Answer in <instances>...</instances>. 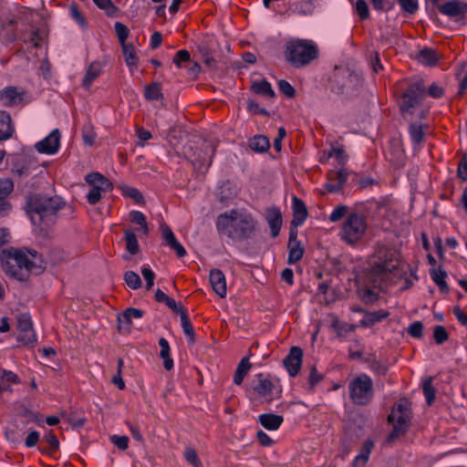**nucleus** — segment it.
I'll return each instance as SVG.
<instances>
[{"instance_id":"1","label":"nucleus","mask_w":467,"mask_h":467,"mask_svg":"<svg viewBox=\"0 0 467 467\" xmlns=\"http://www.w3.org/2000/svg\"><path fill=\"white\" fill-rule=\"evenodd\" d=\"M1 262L5 273L18 281H26L30 274L38 275L45 269L44 263L36 251L26 254L18 250H5Z\"/></svg>"},{"instance_id":"2","label":"nucleus","mask_w":467,"mask_h":467,"mask_svg":"<svg viewBox=\"0 0 467 467\" xmlns=\"http://www.w3.org/2000/svg\"><path fill=\"white\" fill-rule=\"evenodd\" d=\"M216 226L218 231L224 233L233 240L243 241L253 237L256 223L251 214L233 210L229 213L220 214Z\"/></svg>"},{"instance_id":"3","label":"nucleus","mask_w":467,"mask_h":467,"mask_svg":"<svg viewBox=\"0 0 467 467\" xmlns=\"http://www.w3.org/2000/svg\"><path fill=\"white\" fill-rule=\"evenodd\" d=\"M64 207L65 202L59 196L33 194L26 201V212L36 225L53 223L57 213Z\"/></svg>"},{"instance_id":"4","label":"nucleus","mask_w":467,"mask_h":467,"mask_svg":"<svg viewBox=\"0 0 467 467\" xmlns=\"http://www.w3.org/2000/svg\"><path fill=\"white\" fill-rule=\"evenodd\" d=\"M285 58L294 67H303L315 60L318 54L317 47L309 40L293 39L285 44Z\"/></svg>"},{"instance_id":"5","label":"nucleus","mask_w":467,"mask_h":467,"mask_svg":"<svg viewBox=\"0 0 467 467\" xmlns=\"http://www.w3.org/2000/svg\"><path fill=\"white\" fill-rule=\"evenodd\" d=\"M378 262L371 268L370 275L374 282L385 281L402 266L400 253L395 249L379 247L376 253Z\"/></svg>"},{"instance_id":"6","label":"nucleus","mask_w":467,"mask_h":467,"mask_svg":"<svg viewBox=\"0 0 467 467\" xmlns=\"http://www.w3.org/2000/svg\"><path fill=\"white\" fill-rule=\"evenodd\" d=\"M388 420L393 425V430L387 438V441L391 442L408 430L410 421V402L409 400H400L394 405L391 413L388 417Z\"/></svg>"},{"instance_id":"7","label":"nucleus","mask_w":467,"mask_h":467,"mask_svg":"<svg viewBox=\"0 0 467 467\" xmlns=\"http://www.w3.org/2000/svg\"><path fill=\"white\" fill-rule=\"evenodd\" d=\"M367 227L366 217L363 214L350 213L342 226L341 236L347 243L353 244L363 237Z\"/></svg>"},{"instance_id":"8","label":"nucleus","mask_w":467,"mask_h":467,"mask_svg":"<svg viewBox=\"0 0 467 467\" xmlns=\"http://www.w3.org/2000/svg\"><path fill=\"white\" fill-rule=\"evenodd\" d=\"M352 401L358 405H367L373 397V382L366 374L358 376L349 383Z\"/></svg>"},{"instance_id":"9","label":"nucleus","mask_w":467,"mask_h":467,"mask_svg":"<svg viewBox=\"0 0 467 467\" xmlns=\"http://www.w3.org/2000/svg\"><path fill=\"white\" fill-rule=\"evenodd\" d=\"M334 89L338 94L350 95L354 90H357L362 84V79L359 75L344 69L337 72L334 77Z\"/></svg>"},{"instance_id":"10","label":"nucleus","mask_w":467,"mask_h":467,"mask_svg":"<svg viewBox=\"0 0 467 467\" xmlns=\"http://www.w3.org/2000/svg\"><path fill=\"white\" fill-rule=\"evenodd\" d=\"M197 47L203 57L204 64L210 68H214L219 49L218 40L213 36L207 35L199 40Z\"/></svg>"},{"instance_id":"11","label":"nucleus","mask_w":467,"mask_h":467,"mask_svg":"<svg viewBox=\"0 0 467 467\" xmlns=\"http://www.w3.org/2000/svg\"><path fill=\"white\" fill-rule=\"evenodd\" d=\"M424 91L425 88L421 80L411 83L408 89L402 94V103L400 105L401 111L403 113H411L410 109L420 104L424 95Z\"/></svg>"},{"instance_id":"12","label":"nucleus","mask_w":467,"mask_h":467,"mask_svg":"<svg viewBox=\"0 0 467 467\" xmlns=\"http://www.w3.org/2000/svg\"><path fill=\"white\" fill-rule=\"evenodd\" d=\"M214 149L213 146L205 141L202 142L200 148L193 150L192 145L185 146L184 154L193 164H198L200 167L211 164V158L213 154Z\"/></svg>"},{"instance_id":"13","label":"nucleus","mask_w":467,"mask_h":467,"mask_svg":"<svg viewBox=\"0 0 467 467\" xmlns=\"http://www.w3.org/2000/svg\"><path fill=\"white\" fill-rule=\"evenodd\" d=\"M439 11L454 20H462L467 15V3L460 0H451L438 5Z\"/></svg>"},{"instance_id":"14","label":"nucleus","mask_w":467,"mask_h":467,"mask_svg":"<svg viewBox=\"0 0 467 467\" xmlns=\"http://www.w3.org/2000/svg\"><path fill=\"white\" fill-rule=\"evenodd\" d=\"M17 329L19 341L24 344H30L36 341V335L33 330L31 317L28 314H20L17 317Z\"/></svg>"},{"instance_id":"15","label":"nucleus","mask_w":467,"mask_h":467,"mask_svg":"<svg viewBox=\"0 0 467 467\" xmlns=\"http://www.w3.org/2000/svg\"><path fill=\"white\" fill-rule=\"evenodd\" d=\"M26 92L16 87H7L0 91V99L5 106L15 107L24 104Z\"/></svg>"},{"instance_id":"16","label":"nucleus","mask_w":467,"mask_h":467,"mask_svg":"<svg viewBox=\"0 0 467 467\" xmlns=\"http://www.w3.org/2000/svg\"><path fill=\"white\" fill-rule=\"evenodd\" d=\"M302 358V348L299 347H292L288 356L284 359L283 363L291 377H295L300 370Z\"/></svg>"},{"instance_id":"17","label":"nucleus","mask_w":467,"mask_h":467,"mask_svg":"<svg viewBox=\"0 0 467 467\" xmlns=\"http://www.w3.org/2000/svg\"><path fill=\"white\" fill-rule=\"evenodd\" d=\"M60 133L54 130L47 138L36 144V149L40 153L54 154L58 150Z\"/></svg>"},{"instance_id":"18","label":"nucleus","mask_w":467,"mask_h":467,"mask_svg":"<svg viewBox=\"0 0 467 467\" xmlns=\"http://www.w3.org/2000/svg\"><path fill=\"white\" fill-rule=\"evenodd\" d=\"M161 232L163 239L171 249L174 250L178 257H183L186 254L184 247L177 241L171 229L166 224H161Z\"/></svg>"},{"instance_id":"19","label":"nucleus","mask_w":467,"mask_h":467,"mask_svg":"<svg viewBox=\"0 0 467 467\" xmlns=\"http://www.w3.org/2000/svg\"><path fill=\"white\" fill-rule=\"evenodd\" d=\"M161 232L163 239L171 249L174 250L178 257H183L186 254L184 247L177 241L171 229L166 224H161Z\"/></svg>"},{"instance_id":"20","label":"nucleus","mask_w":467,"mask_h":467,"mask_svg":"<svg viewBox=\"0 0 467 467\" xmlns=\"http://www.w3.org/2000/svg\"><path fill=\"white\" fill-rule=\"evenodd\" d=\"M161 232L163 239L171 249L174 250L178 257H183L186 254L184 247L177 241L171 229L166 224H161Z\"/></svg>"},{"instance_id":"21","label":"nucleus","mask_w":467,"mask_h":467,"mask_svg":"<svg viewBox=\"0 0 467 467\" xmlns=\"http://www.w3.org/2000/svg\"><path fill=\"white\" fill-rule=\"evenodd\" d=\"M210 283L213 290L221 297L226 296V280L223 273L219 269H213L210 272Z\"/></svg>"},{"instance_id":"22","label":"nucleus","mask_w":467,"mask_h":467,"mask_svg":"<svg viewBox=\"0 0 467 467\" xmlns=\"http://www.w3.org/2000/svg\"><path fill=\"white\" fill-rule=\"evenodd\" d=\"M266 221L271 229V235L276 237L282 226V213L278 208L270 207L265 213Z\"/></svg>"},{"instance_id":"23","label":"nucleus","mask_w":467,"mask_h":467,"mask_svg":"<svg viewBox=\"0 0 467 467\" xmlns=\"http://www.w3.org/2000/svg\"><path fill=\"white\" fill-rule=\"evenodd\" d=\"M307 217V209L304 202L297 198H293V219L291 222L292 226L295 228L303 224Z\"/></svg>"},{"instance_id":"24","label":"nucleus","mask_w":467,"mask_h":467,"mask_svg":"<svg viewBox=\"0 0 467 467\" xmlns=\"http://www.w3.org/2000/svg\"><path fill=\"white\" fill-rule=\"evenodd\" d=\"M258 383L253 387L254 391L262 398H265V400L269 402L272 399L269 398L274 391V384L271 380L263 377L262 374H258Z\"/></svg>"},{"instance_id":"25","label":"nucleus","mask_w":467,"mask_h":467,"mask_svg":"<svg viewBox=\"0 0 467 467\" xmlns=\"http://www.w3.org/2000/svg\"><path fill=\"white\" fill-rule=\"evenodd\" d=\"M86 182L93 187L100 188L103 192L112 190V182L99 172H91L86 176Z\"/></svg>"},{"instance_id":"26","label":"nucleus","mask_w":467,"mask_h":467,"mask_svg":"<svg viewBox=\"0 0 467 467\" xmlns=\"http://www.w3.org/2000/svg\"><path fill=\"white\" fill-rule=\"evenodd\" d=\"M103 65L99 61L92 62L83 78L82 86L85 89H88L92 82L101 74Z\"/></svg>"},{"instance_id":"27","label":"nucleus","mask_w":467,"mask_h":467,"mask_svg":"<svg viewBox=\"0 0 467 467\" xmlns=\"http://www.w3.org/2000/svg\"><path fill=\"white\" fill-rule=\"evenodd\" d=\"M284 419L280 415L266 413L259 416V421L264 428L269 431H276L282 424Z\"/></svg>"},{"instance_id":"28","label":"nucleus","mask_w":467,"mask_h":467,"mask_svg":"<svg viewBox=\"0 0 467 467\" xmlns=\"http://www.w3.org/2000/svg\"><path fill=\"white\" fill-rule=\"evenodd\" d=\"M252 368V363L248 357H244L239 362L234 376V382L235 385H241L244 381V377L248 374Z\"/></svg>"},{"instance_id":"29","label":"nucleus","mask_w":467,"mask_h":467,"mask_svg":"<svg viewBox=\"0 0 467 467\" xmlns=\"http://www.w3.org/2000/svg\"><path fill=\"white\" fill-rule=\"evenodd\" d=\"M331 328L336 331L338 337H346L348 333L355 331L356 326L347 323H341L335 315H330Z\"/></svg>"},{"instance_id":"30","label":"nucleus","mask_w":467,"mask_h":467,"mask_svg":"<svg viewBox=\"0 0 467 467\" xmlns=\"http://www.w3.org/2000/svg\"><path fill=\"white\" fill-rule=\"evenodd\" d=\"M13 127L11 117L5 111H0V140H7L12 136Z\"/></svg>"},{"instance_id":"31","label":"nucleus","mask_w":467,"mask_h":467,"mask_svg":"<svg viewBox=\"0 0 467 467\" xmlns=\"http://www.w3.org/2000/svg\"><path fill=\"white\" fill-rule=\"evenodd\" d=\"M417 59L420 63L425 66H434L439 61V57L435 50L424 47L417 55Z\"/></svg>"},{"instance_id":"32","label":"nucleus","mask_w":467,"mask_h":467,"mask_svg":"<svg viewBox=\"0 0 467 467\" xmlns=\"http://www.w3.org/2000/svg\"><path fill=\"white\" fill-rule=\"evenodd\" d=\"M389 316V313L384 310L367 312L363 319L360 320V326L364 327H371L375 323L379 322L384 318H387Z\"/></svg>"},{"instance_id":"33","label":"nucleus","mask_w":467,"mask_h":467,"mask_svg":"<svg viewBox=\"0 0 467 467\" xmlns=\"http://www.w3.org/2000/svg\"><path fill=\"white\" fill-rule=\"evenodd\" d=\"M143 316V311L138 308H127L120 316L118 317L119 329H121L123 325L129 326L132 318H140Z\"/></svg>"},{"instance_id":"34","label":"nucleus","mask_w":467,"mask_h":467,"mask_svg":"<svg viewBox=\"0 0 467 467\" xmlns=\"http://www.w3.org/2000/svg\"><path fill=\"white\" fill-rule=\"evenodd\" d=\"M14 184L9 179L0 180V209L8 210L10 205L5 201V198L13 191Z\"/></svg>"},{"instance_id":"35","label":"nucleus","mask_w":467,"mask_h":467,"mask_svg":"<svg viewBox=\"0 0 467 467\" xmlns=\"http://www.w3.org/2000/svg\"><path fill=\"white\" fill-rule=\"evenodd\" d=\"M161 347L160 356L163 359V367L166 370H171L173 368V360L170 357V346L168 341L161 337L159 340Z\"/></svg>"},{"instance_id":"36","label":"nucleus","mask_w":467,"mask_h":467,"mask_svg":"<svg viewBox=\"0 0 467 467\" xmlns=\"http://www.w3.org/2000/svg\"><path fill=\"white\" fill-rule=\"evenodd\" d=\"M252 90L258 95H262L269 99H273L275 97V91L273 90L270 83L265 79L259 82H254L252 85Z\"/></svg>"},{"instance_id":"37","label":"nucleus","mask_w":467,"mask_h":467,"mask_svg":"<svg viewBox=\"0 0 467 467\" xmlns=\"http://www.w3.org/2000/svg\"><path fill=\"white\" fill-rule=\"evenodd\" d=\"M249 147L254 151L261 153L266 151L269 149L270 143L265 136L258 135L250 140Z\"/></svg>"},{"instance_id":"38","label":"nucleus","mask_w":467,"mask_h":467,"mask_svg":"<svg viewBox=\"0 0 467 467\" xmlns=\"http://www.w3.org/2000/svg\"><path fill=\"white\" fill-rule=\"evenodd\" d=\"M431 275L432 280L440 287L441 291L445 293L449 291V286L445 281V278L447 276L446 271L442 270L441 267L437 269H432L431 271Z\"/></svg>"},{"instance_id":"39","label":"nucleus","mask_w":467,"mask_h":467,"mask_svg":"<svg viewBox=\"0 0 467 467\" xmlns=\"http://www.w3.org/2000/svg\"><path fill=\"white\" fill-rule=\"evenodd\" d=\"M123 56L125 58V62L129 67H136L138 57L136 56L134 47L131 44L124 43L121 44Z\"/></svg>"},{"instance_id":"40","label":"nucleus","mask_w":467,"mask_h":467,"mask_svg":"<svg viewBox=\"0 0 467 467\" xmlns=\"http://www.w3.org/2000/svg\"><path fill=\"white\" fill-rule=\"evenodd\" d=\"M181 323L183 329L184 334L188 337V343L192 345L195 340V334L192 325L191 320L189 319L186 313H182Z\"/></svg>"},{"instance_id":"41","label":"nucleus","mask_w":467,"mask_h":467,"mask_svg":"<svg viewBox=\"0 0 467 467\" xmlns=\"http://www.w3.org/2000/svg\"><path fill=\"white\" fill-rule=\"evenodd\" d=\"M125 241H126V249L131 254H136L140 251L139 243L136 234L130 231H125Z\"/></svg>"},{"instance_id":"42","label":"nucleus","mask_w":467,"mask_h":467,"mask_svg":"<svg viewBox=\"0 0 467 467\" xmlns=\"http://www.w3.org/2000/svg\"><path fill=\"white\" fill-rule=\"evenodd\" d=\"M44 440L49 444V448L41 449V451L43 453L52 455L59 448V441L57 437L53 433L52 431H49L47 434H45Z\"/></svg>"},{"instance_id":"43","label":"nucleus","mask_w":467,"mask_h":467,"mask_svg":"<svg viewBox=\"0 0 467 467\" xmlns=\"http://www.w3.org/2000/svg\"><path fill=\"white\" fill-rule=\"evenodd\" d=\"M422 389L427 403L430 406L436 397V390L432 386V377H429L423 381Z\"/></svg>"},{"instance_id":"44","label":"nucleus","mask_w":467,"mask_h":467,"mask_svg":"<svg viewBox=\"0 0 467 467\" xmlns=\"http://www.w3.org/2000/svg\"><path fill=\"white\" fill-rule=\"evenodd\" d=\"M287 246H288V250H289L287 263L292 265V264L296 263L297 261H299L302 258L303 254H304V249L300 245V244H291V245L287 244Z\"/></svg>"},{"instance_id":"45","label":"nucleus","mask_w":467,"mask_h":467,"mask_svg":"<svg viewBox=\"0 0 467 467\" xmlns=\"http://www.w3.org/2000/svg\"><path fill=\"white\" fill-rule=\"evenodd\" d=\"M119 188L125 196L133 199L138 203H144V197L138 189L128 185H120Z\"/></svg>"},{"instance_id":"46","label":"nucleus","mask_w":467,"mask_h":467,"mask_svg":"<svg viewBox=\"0 0 467 467\" xmlns=\"http://www.w3.org/2000/svg\"><path fill=\"white\" fill-rule=\"evenodd\" d=\"M409 131H410L411 140L414 143L419 144L423 140L424 130H423L422 124H417V123L410 124Z\"/></svg>"},{"instance_id":"47","label":"nucleus","mask_w":467,"mask_h":467,"mask_svg":"<svg viewBox=\"0 0 467 467\" xmlns=\"http://www.w3.org/2000/svg\"><path fill=\"white\" fill-rule=\"evenodd\" d=\"M124 280L127 285L131 289H138L142 284L140 275L133 271L126 272L124 275Z\"/></svg>"},{"instance_id":"48","label":"nucleus","mask_w":467,"mask_h":467,"mask_svg":"<svg viewBox=\"0 0 467 467\" xmlns=\"http://www.w3.org/2000/svg\"><path fill=\"white\" fill-rule=\"evenodd\" d=\"M145 98L149 100H157L162 97L161 86L158 83H152L145 88Z\"/></svg>"},{"instance_id":"49","label":"nucleus","mask_w":467,"mask_h":467,"mask_svg":"<svg viewBox=\"0 0 467 467\" xmlns=\"http://www.w3.org/2000/svg\"><path fill=\"white\" fill-rule=\"evenodd\" d=\"M295 8L299 15L309 16L313 14L315 5L311 0H306L296 4Z\"/></svg>"},{"instance_id":"50","label":"nucleus","mask_w":467,"mask_h":467,"mask_svg":"<svg viewBox=\"0 0 467 467\" xmlns=\"http://www.w3.org/2000/svg\"><path fill=\"white\" fill-rule=\"evenodd\" d=\"M98 7L105 10L109 16H115L118 12V7L115 6L111 0H93Z\"/></svg>"},{"instance_id":"51","label":"nucleus","mask_w":467,"mask_h":467,"mask_svg":"<svg viewBox=\"0 0 467 467\" xmlns=\"http://www.w3.org/2000/svg\"><path fill=\"white\" fill-rule=\"evenodd\" d=\"M328 157L336 158L339 164H345L348 161V155L342 147L332 146L331 150L328 151Z\"/></svg>"},{"instance_id":"52","label":"nucleus","mask_w":467,"mask_h":467,"mask_svg":"<svg viewBox=\"0 0 467 467\" xmlns=\"http://www.w3.org/2000/svg\"><path fill=\"white\" fill-rule=\"evenodd\" d=\"M355 9L360 19L365 20L369 17V10L365 0H358Z\"/></svg>"},{"instance_id":"53","label":"nucleus","mask_w":467,"mask_h":467,"mask_svg":"<svg viewBox=\"0 0 467 467\" xmlns=\"http://www.w3.org/2000/svg\"><path fill=\"white\" fill-rule=\"evenodd\" d=\"M433 337L435 342L441 345L449 338V335L444 327L436 326L433 331Z\"/></svg>"},{"instance_id":"54","label":"nucleus","mask_w":467,"mask_h":467,"mask_svg":"<svg viewBox=\"0 0 467 467\" xmlns=\"http://www.w3.org/2000/svg\"><path fill=\"white\" fill-rule=\"evenodd\" d=\"M114 26L120 44L126 43L130 32L129 28L120 22H116Z\"/></svg>"},{"instance_id":"55","label":"nucleus","mask_w":467,"mask_h":467,"mask_svg":"<svg viewBox=\"0 0 467 467\" xmlns=\"http://www.w3.org/2000/svg\"><path fill=\"white\" fill-rule=\"evenodd\" d=\"M185 460L192 464L194 467H202L201 461L198 458V455L195 450L192 448H187L184 451Z\"/></svg>"},{"instance_id":"56","label":"nucleus","mask_w":467,"mask_h":467,"mask_svg":"<svg viewBox=\"0 0 467 467\" xmlns=\"http://www.w3.org/2000/svg\"><path fill=\"white\" fill-rule=\"evenodd\" d=\"M278 88H279L280 91L285 97H287L289 99H292L295 97L296 90L288 81H286L285 79L279 80Z\"/></svg>"},{"instance_id":"57","label":"nucleus","mask_w":467,"mask_h":467,"mask_svg":"<svg viewBox=\"0 0 467 467\" xmlns=\"http://www.w3.org/2000/svg\"><path fill=\"white\" fill-rule=\"evenodd\" d=\"M423 332V324L420 321H415L408 328V333L416 338H420Z\"/></svg>"},{"instance_id":"58","label":"nucleus","mask_w":467,"mask_h":467,"mask_svg":"<svg viewBox=\"0 0 467 467\" xmlns=\"http://www.w3.org/2000/svg\"><path fill=\"white\" fill-rule=\"evenodd\" d=\"M96 139V133L91 125H87L83 129V140L87 145L91 146Z\"/></svg>"},{"instance_id":"59","label":"nucleus","mask_w":467,"mask_h":467,"mask_svg":"<svg viewBox=\"0 0 467 467\" xmlns=\"http://www.w3.org/2000/svg\"><path fill=\"white\" fill-rule=\"evenodd\" d=\"M402 9L409 14H414L418 10V0H399Z\"/></svg>"},{"instance_id":"60","label":"nucleus","mask_w":467,"mask_h":467,"mask_svg":"<svg viewBox=\"0 0 467 467\" xmlns=\"http://www.w3.org/2000/svg\"><path fill=\"white\" fill-rule=\"evenodd\" d=\"M328 178L330 181L336 179L337 181V184H340V190H342L345 182H347L348 173L345 170H339L337 172H330Z\"/></svg>"},{"instance_id":"61","label":"nucleus","mask_w":467,"mask_h":467,"mask_svg":"<svg viewBox=\"0 0 467 467\" xmlns=\"http://www.w3.org/2000/svg\"><path fill=\"white\" fill-rule=\"evenodd\" d=\"M111 442L119 449L125 451L129 447V438L127 436L113 435L110 438Z\"/></svg>"},{"instance_id":"62","label":"nucleus","mask_w":467,"mask_h":467,"mask_svg":"<svg viewBox=\"0 0 467 467\" xmlns=\"http://www.w3.org/2000/svg\"><path fill=\"white\" fill-rule=\"evenodd\" d=\"M348 212V207L346 205H338L334 211L331 213L329 216V220L331 222H337L341 218H343Z\"/></svg>"},{"instance_id":"63","label":"nucleus","mask_w":467,"mask_h":467,"mask_svg":"<svg viewBox=\"0 0 467 467\" xmlns=\"http://www.w3.org/2000/svg\"><path fill=\"white\" fill-rule=\"evenodd\" d=\"M50 261L54 265H57L65 260V253L58 248H53L49 252Z\"/></svg>"},{"instance_id":"64","label":"nucleus","mask_w":467,"mask_h":467,"mask_svg":"<svg viewBox=\"0 0 467 467\" xmlns=\"http://www.w3.org/2000/svg\"><path fill=\"white\" fill-rule=\"evenodd\" d=\"M457 175L462 181H467V156L465 154L459 163Z\"/></svg>"}]
</instances>
